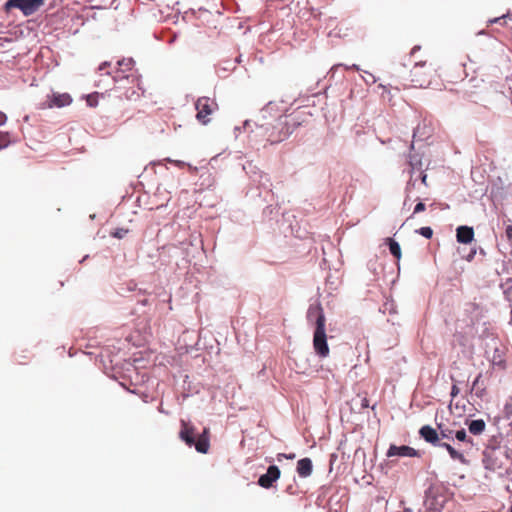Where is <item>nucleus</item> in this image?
Listing matches in <instances>:
<instances>
[{
	"mask_svg": "<svg viewBox=\"0 0 512 512\" xmlns=\"http://www.w3.org/2000/svg\"><path fill=\"white\" fill-rule=\"evenodd\" d=\"M410 86L416 88H441L443 81L438 67L427 61L416 62L409 74Z\"/></svg>",
	"mask_w": 512,
	"mask_h": 512,
	"instance_id": "1",
	"label": "nucleus"
},
{
	"mask_svg": "<svg viewBox=\"0 0 512 512\" xmlns=\"http://www.w3.org/2000/svg\"><path fill=\"white\" fill-rule=\"evenodd\" d=\"M307 319L309 321L314 320L315 324L313 333V348L315 353L321 358L328 357L330 350L327 343L326 318L323 308L320 305L310 307L307 312Z\"/></svg>",
	"mask_w": 512,
	"mask_h": 512,
	"instance_id": "2",
	"label": "nucleus"
},
{
	"mask_svg": "<svg viewBox=\"0 0 512 512\" xmlns=\"http://www.w3.org/2000/svg\"><path fill=\"white\" fill-rule=\"evenodd\" d=\"M179 437L189 447H195L199 453H207L209 450L208 430L205 428L201 434L196 431V428L185 420H181V429Z\"/></svg>",
	"mask_w": 512,
	"mask_h": 512,
	"instance_id": "3",
	"label": "nucleus"
},
{
	"mask_svg": "<svg viewBox=\"0 0 512 512\" xmlns=\"http://www.w3.org/2000/svg\"><path fill=\"white\" fill-rule=\"evenodd\" d=\"M420 436L427 442L433 446L444 448L450 458L454 461H458L461 464H467L468 460L466 459L464 452L456 449L449 442L440 441L439 432L429 425L422 426L419 430Z\"/></svg>",
	"mask_w": 512,
	"mask_h": 512,
	"instance_id": "4",
	"label": "nucleus"
},
{
	"mask_svg": "<svg viewBox=\"0 0 512 512\" xmlns=\"http://www.w3.org/2000/svg\"><path fill=\"white\" fill-rule=\"evenodd\" d=\"M299 123L290 116H281L277 119L276 125L266 128L267 141L271 144L285 140L297 127Z\"/></svg>",
	"mask_w": 512,
	"mask_h": 512,
	"instance_id": "5",
	"label": "nucleus"
},
{
	"mask_svg": "<svg viewBox=\"0 0 512 512\" xmlns=\"http://www.w3.org/2000/svg\"><path fill=\"white\" fill-rule=\"evenodd\" d=\"M43 5L44 0H8L5 4V8L6 10L18 8L24 15L29 16L35 13Z\"/></svg>",
	"mask_w": 512,
	"mask_h": 512,
	"instance_id": "6",
	"label": "nucleus"
},
{
	"mask_svg": "<svg viewBox=\"0 0 512 512\" xmlns=\"http://www.w3.org/2000/svg\"><path fill=\"white\" fill-rule=\"evenodd\" d=\"M195 107L197 110V119L201 123L207 124L210 121L209 115L214 111L216 104L210 98L202 97L197 100Z\"/></svg>",
	"mask_w": 512,
	"mask_h": 512,
	"instance_id": "7",
	"label": "nucleus"
},
{
	"mask_svg": "<svg viewBox=\"0 0 512 512\" xmlns=\"http://www.w3.org/2000/svg\"><path fill=\"white\" fill-rule=\"evenodd\" d=\"M280 475V469L275 465H271L268 467L267 472L259 477L258 485L269 489L280 478Z\"/></svg>",
	"mask_w": 512,
	"mask_h": 512,
	"instance_id": "8",
	"label": "nucleus"
},
{
	"mask_svg": "<svg viewBox=\"0 0 512 512\" xmlns=\"http://www.w3.org/2000/svg\"><path fill=\"white\" fill-rule=\"evenodd\" d=\"M418 451L410 446H396V445H390L387 456L388 457H394V456H400V457H416L418 456Z\"/></svg>",
	"mask_w": 512,
	"mask_h": 512,
	"instance_id": "9",
	"label": "nucleus"
},
{
	"mask_svg": "<svg viewBox=\"0 0 512 512\" xmlns=\"http://www.w3.org/2000/svg\"><path fill=\"white\" fill-rule=\"evenodd\" d=\"M72 102V98L68 93H54L48 100V107H65Z\"/></svg>",
	"mask_w": 512,
	"mask_h": 512,
	"instance_id": "10",
	"label": "nucleus"
},
{
	"mask_svg": "<svg viewBox=\"0 0 512 512\" xmlns=\"http://www.w3.org/2000/svg\"><path fill=\"white\" fill-rule=\"evenodd\" d=\"M457 241L460 243L468 244L474 238V230L469 226H460L457 228L456 233Z\"/></svg>",
	"mask_w": 512,
	"mask_h": 512,
	"instance_id": "11",
	"label": "nucleus"
},
{
	"mask_svg": "<svg viewBox=\"0 0 512 512\" xmlns=\"http://www.w3.org/2000/svg\"><path fill=\"white\" fill-rule=\"evenodd\" d=\"M297 473L301 478H306L312 474L313 464L310 458H302L297 462Z\"/></svg>",
	"mask_w": 512,
	"mask_h": 512,
	"instance_id": "12",
	"label": "nucleus"
},
{
	"mask_svg": "<svg viewBox=\"0 0 512 512\" xmlns=\"http://www.w3.org/2000/svg\"><path fill=\"white\" fill-rule=\"evenodd\" d=\"M466 425L469 432L475 436L481 435L486 429V423L483 419L466 420Z\"/></svg>",
	"mask_w": 512,
	"mask_h": 512,
	"instance_id": "13",
	"label": "nucleus"
},
{
	"mask_svg": "<svg viewBox=\"0 0 512 512\" xmlns=\"http://www.w3.org/2000/svg\"><path fill=\"white\" fill-rule=\"evenodd\" d=\"M454 437L458 442L462 443L469 450L475 446L473 438L468 436L464 428L454 431Z\"/></svg>",
	"mask_w": 512,
	"mask_h": 512,
	"instance_id": "14",
	"label": "nucleus"
},
{
	"mask_svg": "<svg viewBox=\"0 0 512 512\" xmlns=\"http://www.w3.org/2000/svg\"><path fill=\"white\" fill-rule=\"evenodd\" d=\"M438 429H439L440 441L446 439V440H448L447 442L450 443V441H453L455 439L454 430H452L450 427L439 424Z\"/></svg>",
	"mask_w": 512,
	"mask_h": 512,
	"instance_id": "15",
	"label": "nucleus"
},
{
	"mask_svg": "<svg viewBox=\"0 0 512 512\" xmlns=\"http://www.w3.org/2000/svg\"><path fill=\"white\" fill-rule=\"evenodd\" d=\"M14 142H16V139L11 133L0 131V150L7 148Z\"/></svg>",
	"mask_w": 512,
	"mask_h": 512,
	"instance_id": "16",
	"label": "nucleus"
},
{
	"mask_svg": "<svg viewBox=\"0 0 512 512\" xmlns=\"http://www.w3.org/2000/svg\"><path fill=\"white\" fill-rule=\"evenodd\" d=\"M390 253L397 259L401 258V248L398 242L392 238H387Z\"/></svg>",
	"mask_w": 512,
	"mask_h": 512,
	"instance_id": "17",
	"label": "nucleus"
},
{
	"mask_svg": "<svg viewBox=\"0 0 512 512\" xmlns=\"http://www.w3.org/2000/svg\"><path fill=\"white\" fill-rule=\"evenodd\" d=\"M141 95L142 94L139 92V89H135L134 87H130V88H128L125 91L124 98L126 100L136 101V100L140 99Z\"/></svg>",
	"mask_w": 512,
	"mask_h": 512,
	"instance_id": "18",
	"label": "nucleus"
},
{
	"mask_svg": "<svg viewBox=\"0 0 512 512\" xmlns=\"http://www.w3.org/2000/svg\"><path fill=\"white\" fill-rule=\"evenodd\" d=\"M129 233V229L126 228H117L111 232V236L122 239Z\"/></svg>",
	"mask_w": 512,
	"mask_h": 512,
	"instance_id": "19",
	"label": "nucleus"
},
{
	"mask_svg": "<svg viewBox=\"0 0 512 512\" xmlns=\"http://www.w3.org/2000/svg\"><path fill=\"white\" fill-rule=\"evenodd\" d=\"M416 232L427 239H430L433 236V230L430 227H421L416 230Z\"/></svg>",
	"mask_w": 512,
	"mask_h": 512,
	"instance_id": "20",
	"label": "nucleus"
},
{
	"mask_svg": "<svg viewBox=\"0 0 512 512\" xmlns=\"http://www.w3.org/2000/svg\"><path fill=\"white\" fill-rule=\"evenodd\" d=\"M507 18L511 19V14L509 12L506 13V14H503L500 17H496V18L490 19L488 21V24L500 23L501 20H505Z\"/></svg>",
	"mask_w": 512,
	"mask_h": 512,
	"instance_id": "21",
	"label": "nucleus"
},
{
	"mask_svg": "<svg viewBox=\"0 0 512 512\" xmlns=\"http://www.w3.org/2000/svg\"><path fill=\"white\" fill-rule=\"evenodd\" d=\"M425 209H426V206H425V204L423 202L417 203L416 206L414 207L413 214L407 220L412 218L413 215H415L417 213H420V212H423Z\"/></svg>",
	"mask_w": 512,
	"mask_h": 512,
	"instance_id": "22",
	"label": "nucleus"
},
{
	"mask_svg": "<svg viewBox=\"0 0 512 512\" xmlns=\"http://www.w3.org/2000/svg\"><path fill=\"white\" fill-rule=\"evenodd\" d=\"M459 392H460V390H459L458 386L456 384H453L452 388H451V397L455 398L459 394Z\"/></svg>",
	"mask_w": 512,
	"mask_h": 512,
	"instance_id": "23",
	"label": "nucleus"
},
{
	"mask_svg": "<svg viewBox=\"0 0 512 512\" xmlns=\"http://www.w3.org/2000/svg\"><path fill=\"white\" fill-rule=\"evenodd\" d=\"M281 458H286V459L292 460L295 458V454L294 453H291V454L280 453V454H278V460H281Z\"/></svg>",
	"mask_w": 512,
	"mask_h": 512,
	"instance_id": "24",
	"label": "nucleus"
},
{
	"mask_svg": "<svg viewBox=\"0 0 512 512\" xmlns=\"http://www.w3.org/2000/svg\"><path fill=\"white\" fill-rule=\"evenodd\" d=\"M505 234L509 240H512V225L506 227Z\"/></svg>",
	"mask_w": 512,
	"mask_h": 512,
	"instance_id": "25",
	"label": "nucleus"
},
{
	"mask_svg": "<svg viewBox=\"0 0 512 512\" xmlns=\"http://www.w3.org/2000/svg\"><path fill=\"white\" fill-rule=\"evenodd\" d=\"M7 121V116L4 112L0 111V126L4 125Z\"/></svg>",
	"mask_w": 512,
	"mask_h": 512,
	"instance_id": "26",
	"label": "nucleus"
},
{
	"mask_svg": "<svg viewBox=\"0 0 512 512\" xmlns=\"http://www.w3.org/2000/svg\"><path fill=\"white\" fill-rule=\"evenodd\" d=\"M168 161H169L170 163L175 164V165H176V166H178V167H183V166H184V162H182V161H178V160H170V159H168Z\"/></svg>",
	"mask_w": 512,
	"mask_h": 512,
	"instance_id": "27",
	"label": "nucleus"
},
{
	"mask_svg": "<svg viewBox=\"0 0 512 512\" xmlns=\"http://www.w3.org/2000/svg\"><path fill=\"white\" fill-rule=\"evenodd\" d=\"M361 407H362V408H367V407H369V400H368L366 397H364V398L362 399V401H361Z\"/></svg>",
	"mask_w": 512,
	"mask_h": 512,
	"instance_id": "28",
	"label": "nucleus"
},
{
	"mask_svg": "<svg viewBox=\"0 0 512 512\" xmlns=\"http://www.w3.org/2000/svg\"><path fill=\"white\" fill-rule=\"evenodd\" d=\"M346 69H353V70H356V71H359V66L356 65V64H353L351 66H345Z\"/></svg>",
	"mask_w": 512,
	"mask_h": 512,
	"instance_id": "29",
	"label": "nucleus"
},
{
	"mask_svg": "<svg viewBox=\"0 0 512 512\" xmlns=\"http://www.w3.org/2000/svg\"><path fill=\"white\" fill-rule=\"evenodd\" d=\"M420 49V46H414L411 50V56H414L416 51H418Z\"/></svg>",
	"mask_w": 512,
	"mask_h": 512,
	"instance_id": "30",
	"label": "nucleus"
},
{
	"mask_svg": "<svg viewBox=\"0 0 512 512\" xmlns=\"http://www.w3.org/2000/svg\"><path fill=\"white\" fill-rule=\"evenodd\" d=\"M421 181L424 185H427V175L426 174H422L421 176Z\"/></svg>",
	"mask_w": 512,
	"mask_h": 512,
	"instance_id": "31",
	"label": "nucleus"
},
{
	"mask_svg": "<svg viewBox=\"0 0 512 512\" xmlns=\"http://www.w3.org/2000/svg\"><path fill=\"white\" fill-rule=\"evenodd\" d=\"M480 378H481V374H479V375L476 377V379L474 380V382H473V388L477 386V384L479 383Z\"/></svg>",
	"mask_w": 512,
	"mask_h": 512,
	"instance_id": "32",
	"label": "nucleus"
},
{
	"mask_svg": "<svg viewBox=\"0 0 512 512\" xmlns=\"http://www.w3.org/2000/svg\"><path fill=\"white\" fill-rule=\"evenodd\" d=\"M108 65H109V63H108V62H104V63H102V64L99 66V70H103V69H105Z\"/></svg>",
	"mask_w": 512,
	"mask_h": 512,
	"instance_id": "33",
	"label": "nucleus"
},
{
	"mask_svg": "<svg viewBox=\"0 0 512 512\" xmlns=\"http://www.w3.org/2000/svg\"><path fill=\"white\" fill-rule=\"evenodd\" d=\"M248 127H250V121H249V120H246V121L244 122L243 128H244V129H247Z\"/></svg>",
	"mask_w": 512,
	"mask_h": 512,
	"instance_id": "34",
	"label": "nucleus"
},
{
	"mask_svg": "<svg viewBox=\"0 0 512 512\" xmlns=\"http://www.w3.org/2000/svg\"><path fill=\"white\" fill-rule=\"evenodd\" d=\"M269 109V106L265 107V109L263 110V112H267Z\"/></svg>",
	"mask_w": 512,
	"mask_h": 512,
	"instance_id": "35",
	"label": "nucleus"
},
{
	"mask_svg": "<svg viewBox=\"0 0 512 512\" xmlns=\"http://www.w3.org/2000/svg\"><path fill=\"white\" fill-rule=\"evenodd\" d=\"M510 512H512V506H511Z\"/></svg>",
	"mask_w": 512,
	"mask_h": 512,
	"instance_id": "36",
	"label": "nucleus"
}]
</instances>
